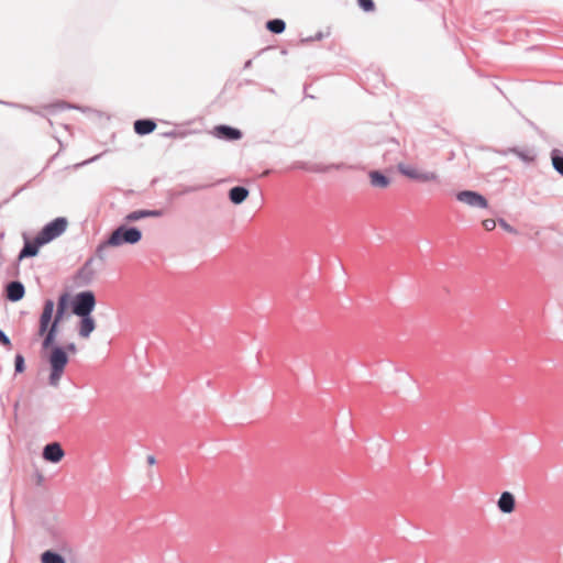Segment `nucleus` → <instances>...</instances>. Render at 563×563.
<instances>
[{
	"mask_svg": "<svg viewBox=\"0 0 563 563\" xmlns=\"http://www.w3.org/2000/svg\"><path fill=\"white\" fill-rule=\"evenodd\" d=\"M58 325L59 322L56 321L55 318L53 319V323L43 322L40 320L37 331V335L43 338L42 349H51V353L48 355V363L51 367L48 383L53 387H57L59 385L62 376L68 364V355L66 350L62 346L54 345L58 333Z\"/></svg>",
	"mask_w": 563,
	"mask_h": 563,
	"instance_id": "1",
	"label": "nucleus"
},
{
	"mask_svg": "<svg viewBox=\"0 0 563 563\" xmlns=\"http://www.w3.org/2000/svg\"><path fill=\"white\" fill-rule=\"evenodd\" d=\"M142 239V232L134 227L120 225L108 238V244L119 247L123 244H136Z\"/></svg>",
	"mask_w": 563,
	"mask_h": 563,
	"instance_id": "2",
	"label": "nucleus"
},
{
	"mask_svg": "<svg viewBox=\"0 0 563 563\" xmlns=\"http://www.w3.org/2000/svg\"><path fill=\"white\" fill-rule=\"evenodd\" d=\"M68 221L59 217L47 223L36 235L37 244H46L60 236L67 229Z\"/></svg>",
	"mask_w": 563,
	"mask_h": 563,
	"instance_id": "3",
	"label": "nucleus"
},
{
	"mask_svg": "<svg viewBox=\"0 0 563 563\" xmlns=\"http://www.w3.org/2000/svg\"><path fill=\"white\" fill-rule=\"evenodd\" d=\"M96 307V298L92 291L78 292L73 300L71 310L73 313L80 317L91 314Z\"/></svg>",
	"mask_w": 563,
	"mask_h": 563,
	"instance_id": "4",
	"label": "nucleus"
},
{
	"mask_svg": "<svg viewBox=\"0 0 563 563\" xmlns=\"http://www.w3.org/2000/svg\"><path fill=\"white\" fill-rule=\"evenodd\" d=\"M456 199L460 202L473 208L485 209L488 207L487 199L483 195L473 190H462L457 192Z\"/></svg>",
	"mask_w": 563,
	"mask_h": 563,
	"instance_id": "5",
	"label": "nucleus"
},
{
	"mask_svg": "<svg viewBox=\"0 0 563 563\" xmlns=\"http://www.w3.org/2000/svg\"><path fill=\"white\" fill-rule=\"evenodd\" d=\"M42 456L49 463H59L64 456L65 451L58 442H52L43 448Z\"/></svg>",
	"mask_w": 563,
	"mask_h": 563,
	"instance_id": "6",
	"label": "nucleus"
},
{
	"mask_svg": "<svg viewBox=\"0 0 563 563\" xmlns=\"http://www.w3.org/2000/svg\"><path fill=\"white\" fill-rule=\"evenodd\" d=\"M78 323V335L82 339H88L96 329V321L91 314L80 316Z\"/></svg>",
	"mask_w": 563,
	"mask_h": 563,
	"instance_id": "7",
	"label": "nucleus"
},
{
	"mask_svg": "<svg viewBox=\"0 0 563 563\" xmlns=\"http://www.w3.org/2000/svg\"><path fill=\"white\" fill-rule=\"evenodd\" d=\"M497 507L503 514H511L516 507V499L512 493L504 492L497 500Z\"/></svg>",
	"mask_w": 563,
	"mask_h": 563,
	"instance_id": "8",
	"label": "nucleus"
},
{
	"mask_svg": "<svg viewBox=\"0 0 563 563\" xmlns=\"http://www.w3.org/2000/svg\"><path fill=\"white\" fill-rule=\"evenodd\" d=\"M214 135L219 139H224L228 141H235L242 137V133L240 130L228 126V125H218L214 128Z\"/></svg>",
	"mask_w": 563,
	"mask_h": 563,
	"instance_id": "9",
	"label": "nucleus"
},
{
	"mask_svg": "<svg viewBox=\"0 0 563 563\" xmlns=\"http://www.w3.org/2000/svg\"><path fill=\"white\" fill-rule=\"evenodd\" d=\"M109 247H112V246H111V244H108V239L106 241L101 242L96 249L95 257H91L86 262V264L82 268V272L84 273L87 272L89 269L90 265L95 262V260H98L103 263L108 257V249Z\"/></svg>",
	"mask_w": 563,
	"mask_h": 563,
	"instance_id": "10",
	"label": "nucleus"
},
{
	"mask_svg": "<svg viewBox=\"0 0 563 563\" xmlns=\"http://www.w3.org/2000/svg\"><path fill=\"white\" fill-rule=\"evenodd\" d=\"M163 216L162 210H135L125 216L126 222H136L144 218H159Z\"/></svg>",
	"mask_w": 563,
	"mask_h": 563,
	"instance_id": "11",
	"label": "nucleus"
},
{
	"mask_svg": "<svg viewBox=\"0 0 563 563\" xmlns=\"http://www.w3.org/2000/svg\"><path fill=\"white\" fill-rule=\"evenodd\" d=\"M24 286L20 282H11L7 286V297L11 301H19L24 296Z\"/></svg>",
	"mask_w": 563,
	"mask_h": 563,
	"instance_id": "12",
	"label": "nucleus"
},
{
	"mask_svg": "<svg viewBox=\"0 0 563 563\" xmlns=\"http://www.w3.org/2000/svg\"><path fill=\"white\" fill-rule=\"evenodd\" d=\"M156 123L153 120L144 119L134 122V131L140 135H145L153 132Z\"/></svg>",
	"mask_w": 563,
	"mask_h": 563,
	"instance_id": "13",
	"label": "nucleus"
},
{
	"mask_svg": "<svg viewBox=\"0 0 563 563\" xmlns=\"http://www.w3.org/2000/svg\"><path fill=\"white\" fill-rule=\"evenodd\" d=\"M249 196V190L245 187L236 186L230 189L229 198L234 205L242 203Z\"/></svg>",
	"mask_w": 563,
	"mask_h": 563,
	"instance_id": "14",
	"label": "nucleus"
},
{
	"mask_svg": "<svg viewBox=\"0 0 563 563\" xmlns=\"http://www.w3.org/2000/svg\"><path fill=\"white\" fill-rule=\"evenodd\" d=\"M54 310L55 302L52 299H46L44 301L43 311L41 313L40 320H42L43 322L53 323Z\"/></svg>",
	"mask_w": 563,
	"mask_h": 563,
	"instance_id": "15",
	"label": "nucleus"
},
{
	"mask_svg": "<svg viewBox=\"0 0 563 563\" xmlns=\"http://www.w3.org/2000/svg\"><path fill=\"white\" fill-rule=\"evenodd\" d=\"M67 305H68V295L67 294H63L58 298V301H57V305H56V311L54 312V318L59 323H60V321L64 318V314H65L66 309H67Z\"/></svg>",
	"mask_w": 563,
	"mask_h": 563,
	"instance_id": "16",
	"label": "nucleus"
},
{
	"mask_svg": "<svg viewBox=\"0 0 563 563\" xmlns=\"http://www.w3.org/2000/svg\"><path fill=\"white\" fill-rule=\"evenodd\" d=\"M398 170L404 176H406V177H408V178H410L412 180L418 181V177L420 175V170L421 169H419V168H417L415 166L405 164V163H400V164H398Z\"/></svg>",
	"mask_w": 563,
	"mask_h": 563,
	"instance_id": "17",
	"label": "nucleus"
},
{
	"mask_svg": "<svg viewBox=\"0 0 563 563\" xmlns=\"http://www.w3.org/2000/svg\"><path fill=\"white\" fill-rule=\"evenodd\" d=\"M369 179H371L372 186L378 187V188H386L390 183L389 179L385 175H383L382 173H379L377 170H373L369 173Z\"/></svg>",
	"mask_w": 563,
	"mask_h": 563,
	"instance_id": "18",
	"label": "nucleus"
},
{
	"mask_svg": "<svg viewBox=\"0 0 563 563\" xmlns=\"http://www.w3.org/2000/svg\"><path fill=\"white\" fill-rule=\"evenodd\" d=\"M42 245L43 244H37L36 239L34 240V242L26 241L23 249L20 252L19 257L23 258L35 256L38 253V247Z\"/></svg>",
	"mask_w": 563,
	"mask_h": 563,
	"instance_id": "19",
	"label": "nucleus"
},
{
	"mask_svg": "<svg viewBox=\"0 0 563 563\" xmlns=\"http://www.w3.org/2000/svg\"><path fill=\"white\" fill-rule=\"evenodd\" d=\"M419 183H435L440 184L441 178L440 175L434 170H420V175L418 177Z\"/></svg>",
	"mask_w": 563,
	"mask_h": 563,
	"instance_id": "20",
	"label": "nucleus"
},
{
	"mask_svg": "<svg viewBox=\"0 0 563 563\" xmlns=\"http://www.w3.org/2000/svg\"><path fill=\"white\" fill-rule=\"evenodd\" d=\"M42 563H66L65 559L53 551H45L41 556Z\"/></svg>",
	"mask_w": 563,
	"mask_h": 563,
	"instance_id": "21",
	"label": "nucleus"
},
{
	"mask_svg": "<svg viewBox=\"0 0 563 563\" xmlns=\"http://www.w3.org/2000/svg\"><path fill=\"white\" fill-rule=\"evenodd\" d=\"M551 159L553 168L563 176V156L560 154L559 150H553L551 153Z\"/></svg>",
	"mask_w": 563,
	"mask_h": 563,
	"instance_id": "22",
	"label": "nucleus"
},
{
	"mask_svg": "<svg viewBox=\"0 0 563 563\" xmlns=\"http://www.w3.org/2000/svg\"><path fill=\"white\" fill-rule=\"evenodd\" d=\"M266 27L275 34H280L285 31L286 24L280 19H274L267 22Z\"/></svg>",
	"mask_w": 563,
	"mask_h": 563,
	"instance_id": "23",
	"label": "nucleus"
},
{
	"mask_svg": "<svg viewBox=\"0 0 563 563\" xmlns=\"http://www.w3.org/2000/svg\"><path fill=\"white\" fill-rule=\"evenodd\" d=\"M14 369L16 373H22L25 369L24 357L21 354H16L14 358Z\"/></svg>",
	"mask_w": 563,
	"mask_h": 563,
	"instance_id": "24",
	"label": "nucleus"
},
{
	"mask_svg": "<svg viewBox=\"0 0 563 563\" xmlns=\"http://www.w3.org/2000/svg\"><path fill=\"white\" fill-rule=\"evenodd\" d=\"M358 2V5L364 10V11H372L374 9V2L373 0H357Z\"/></svg>",
	"mask_w": 563,
	"mask_h": 563,
	"instance_id": "25",
	"label": "nucleus"
},
{
	"mask_svg": "<svg viewBox=\"0 0 563 563\" xmlns=\"http://www.w3.org/2000/svg\"><path fill=\"white\" fill-rule=\"evenodd\" d=\"M498 224L507 232L511 234H517V230L511 227L509 223H507L504 219L498 220Z\"/></svg>",
	"mask_w": 563,
	"mask_h": 563,
	"instance_id": "26",
	"label": "nucleus"
},
{
	"mask_svg": "<svg viewBox=\"0 0 563 563\" xmlns=\"http://www.w3.org/2000/svg\"><path fill=\"white\" fill-rule=\"evenodd\" d=\"M483 227L485 228V230L492 231L496 227V221L494 219H486L483 221Z\"/></svg>",
	"mask_w": 563,
	"mask_h": 563,
	"instance_id": "27",
	"label": "nucleus"
},
{
	"mask_svg": "<svg viewBox=\"0 0 563 563\" xmlns=\"http://www.w3.org/2000/svg\"><path fill=\"white\" fill-rule=\"evenodd\" d=\"M0 343L5 346L11 345V341H10L9 336L1 329H0Z\"/></svg>",
	"mask_w": 563,
	"mask_h": 563,
	"instance_id": "28",
	"label": "nucleus"
},
{
	"mask_svg": "<svg viewBox=\"0 0 563 563\" xmlns=\"http://www.w3.org/2000/svg\"><path fill=\"white\" fill-rule=\"evenodd\" d=\"M146 461H147V464H148V465H154V464L156 463V459H155V456H154V455H148V456L146 457Z\"/></svg>",
	"mask_w": 563,
	"mask_h": 563,
	"instance_id": "29",
	"label": "nucleus"
},
{
	"mask_svg": "<svg viewBox=\"0 0 563 563\" xmlns=\"http://www.w3.org/2000/svg\"><path fill=\"white\" fill-rule=\"evenodd\" d=\"M66 350L71 352V353H76V345L74 343H69L67 346H66Z\"/></svg>",
	"mask_w": 563,
	"mask_h": 563,
	"instance_id": "30",
	"label": "nucleus"
},
{
	"mask_svg": "<svg viewBox=\"0 0 563 563\" xmlns=\"http://www.w3.org/2000/svg\"><path fill=\"white\" fill-rule=\"evenodd\" d=\"M251 64H252V62H251V60H247V62L245 63L244 67H245V68H249V67H251Z\"/></svg>",
	"mask_w": 563,
	"mask_h": 563,
	"instance_id": "31",
	"label": "nucleus"
},
{
	"mask_svg": "<svg viewBox=\"0 0 563 563\" xmlns=\"http://www.w3.org/2000/svg\"><path fill=\"white\" fill-rule=\"evenodd\" d=\"M97 157H98V156L92 157L91 159L87 161V163L96 161V159H97ZM84 164H86V162H85Z\"/></svg>",
	"mask_w": 563,
	"mask_h": 563,
	"instance_id": "32",
	"label": "nucleus"
}]
</instances>
